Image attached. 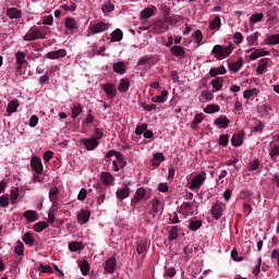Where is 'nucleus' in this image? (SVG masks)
<instances>
[{
	"instance_id": "obj_2",
	"label": "nucleus",
	"mask_w": 279,
	"mask_h": 279,
	"mask_svg": "<svg viewBox=\"0 0 279 279\" xmlns=\"http://www.w3.org/2000/svg\"><path fill=\"white\" fill-rule=\"evenodd\" d=\"M232 51H234L232 45L226 47H223L222 45H216L214 46L211 53L216 56L217 60H221L223 58H228V56H230Z\"/></svg>"
},
{
	"instance_id": "obj_62",
	"label": "nucleus",
	"mask_w": 279,
	"mask_h": 279,
	"mask_svg": "<svg viewBox=\"0 0 279 279\" xmlns=\"http://www.w3.org/2000/svg\"><path fill=\"white\" fill-rule=\"evenodd\" d=\"M183 252L187 258H193V246L186 245Z\"/></svg>"
},
{
	"instance_id": "obj_58",
	"label": "nucleus",
	"mask_w": 279,
	"mask_h": 279,
	"mask_svg": "<svg viewBox=\"0 0 279 279\" xmlns=\"http://www.w3.org/2000/svg\"><path fill=\"white\" fill-rule=\"evenodd\" d=\"M40 272L41 274H53V268H51V266H49V265H43V264H40Z\"/></svg>"
},
{
	"instance_id": "obj_31",
	"label": "nucleus",
	"mask_w": 279,
	"mask_h": 279,
	"mask_svg": "<svg viewBox=\"0 0 279 279\" xmlns=\"http://www.w3.org/2000/svg\"><path fill=\"white\" fill-rule=\"evenodd\" d=\"M260 90H258V88L254 87L251 89H245L243 93V97L244 99H251V97H258Z\"/></svg>"
},
{
	"instance_id": "obj_59",
	"label": "nucleus",
	"mask_w": 279,
	"mask_h": 279,
	"mask_svg": "<svg viewBox=\"0 0 279 279\" xmlns=\"http://www.w3.org/2000/svg\"><path fill=\"white\" fill-rule=\"evenodd\" d=\"M88 195V191H86V189H81L78 195H77V199L78 202H84V199H86V196Z\"/></svg>"
},
{
	"instance_id": "obj_46",
	"label": "nucleus",
	"mask_w": 279,
	"mask_h": 279,
	"mask_svg": "<svg viewBox=\"0 0 279 279\" xmlns=\"http://www.w3.org/2000/svg\"><path fill=\"white\" fill-rule=\"evenodd\" d=\"M221 27V17L219 15L215 16L209 24L210 29H219Z\"/></svg>"
},
{
	"instance_id": "obj_12",
	"label": "nucleus",
	"mask_w": 279,
	"mask_h": 279,
	"mask_svg": "<svg viewBox=\"0 0 279 279\" xmlns=\"http://www.w3.org/2000/svg\"><path fill=\"white\" fill-rule=\"evenodd\" d=\"M154 29L156 34H165V32L169 31V25L167 24V22L158 20L154 24Z\"/></svg>"
},
{
	"instance_id": "obj_25",
	"label": "nucleus",
	"mask_w": 279,
	"mask_h": 279,
	"mask_svg": "<svg viewBox=\"0 0 279 279\" xmlns=\"http://www.w3.org/2000/svg\"><path fill=\"white\" fill-rule=\"evenodd\" d=\"M170 51L173 56H177V58H184L186 51H184V48L182 46H173L170 48Z\"/></svg>"
},
{
	"instance_id": "obj_27",
	"label": "nucleus",
	"mask_w": 279,
	"mask_h": 279,
	"mask_svg": "<svg viewBox=\"0 0 279 279\" xmlns=\"http://www.w3.org/2000/svg\"><path fill=\"white\" fill-rule=\"evenodd\" d=\"M7 14L9 19H21V16H23V13L21 12V10L16 8H9L7 10Z\"/></svg>"
},
{
	"instance_id": "obj_3",
	"label": "nucleus",
	"mask_w": 279,
	"mask_h": 279,
	"mask_svg": "<svg viewBox=\"0 0 279 279\" xmlns=\"http://www.w3.org/2000/svg\"><path fill=\"white\" fill-rule=\"evenodd\" d=\"M204 182H206V173H201L195 175L190 184V190L191 191H199L202 186H204Z\"/></svg>"
},
{
	"instance_id": "obj_36",
	"label": "nucleus",
	"mask_w": 279,
	"mask_h": 279,
	"mask_svg": "<svg viewBox=\"0 0 279 279\" xmlns=\"http://www.w3.org/2000/svg\"><path fill=\"white\" fill-rule=\"evenodd\" d=\"M47 228H49V223L47 221H39L33 226L34 232H43V230H47Z\"/></svg>"
},
{
	"instance_id": "obj_60",
	"label": "nucleus",
	"mask_w": 279,
	"mask_h": 279,
	"mask_svg": "<svg viewBox=\"0 0 279 279\" xmlns=\"http://www.w3.org/2000/svg\"><path fill=\"white\" fill-rule=\"evenodd\" d=\"M165 274L168 276V278H173V276L178 274V270H175V267H170L165 269Z\"/></svg>"
},
{
	"instance_id": "obj_5",
	"label": "nucleus",
	"mask_w": 279,
	"mask_h": 279,
	"mask_svg": "<svg viewBox=\"0 0 279 279\" xmlns=\"http://www.w3.org/2000/svg\"><path fill=\"white\" fill-rule=\"evenodd\" d=\"M88 29L90 34H101L110 29V24L106 22H97V23L90 24Z\"/></svg>"
},
{
	"instance_id": "obj_52",
	"label": "nucleus",
	"mask_w": 279,
	"mask_h": 279,
	"mask_svg": "<svg viewBox=\"0 0 279 279\" xmlns=\"http://www.w3.org/2000/svg\"><path fill=\"white\" fill-rule=\"evenodd\" d=\"M264 17H265V14L256 13L251 16L250 21L251 23H260V21H263Z\"/></svg>"
},
{
	"instance_id": "obj_29",
	"label": "nucleus",
	"mask_w": 279,
	"mask_h": 279,
	"mask_svg": "<svg viewBox=\"0 0 279 279\" xmlns=\"http://www.w3.org/2000/svg\"><path fill=\"white\" fill-rule=\"evenodd\" d=\"M22 241H24V243L29 247H33L34 243L36 242L32 232L24 233L22 236Z\"/></svg>"
},
{
	"instance_id": "obj_20",
	"label": "nucleus",
	"mask_w": 279,
	"mask_h": 279,
	"mask_svg": "<svg viewBox=\"0 0 279 279\" xmlns=\"http://www.w3.org/2000/svg\"><path fill=\"white\" fill-rule=\"evenodd\" d=\"M90 219V211L86 209H82L81 213L77 215V221L80 223H88V220Z\"/></svg>"
},
{
	"instance_id": "obj_38",
	"label": "nucleus",
	"mask_w": 279,
	"mask_h": 279,
	"mask_svg": "<svg viewBox=\"0 0 279 279\" xmlns=\"http://www.w3.org/2000/svg\"><path fill=\"white\" fill-rule=\"evenodd\" d=\"M78 267L83 274V276H88V272L90 271V264H88V260L84 259L78 264Z\"/></svg>"
},
{
	"instance_id": "obj_53",
	"label": "nucleus",
	"mask_w": 279,
	"mask_h": 279,
	"mask_svg": "<svg viewBox=\"0 0 279 279\" xmlns=\"http://www.w3.org/2000/svg\"><path fill=\"white\" fill-rule=\"evenodd\" d=\"M279 156V145H275L270 150V158L276 162V158Z\"/></svg>"
},
{
	"instance_id": "obj_26",
	"label": "nucleus",
	"mask_w": 279,
	"mask_h": 279,
	"mask_svg": "<svg viewBox=\"0 0 279 279\" xmlns=\"http://www.w3.org/2000/svg\"><path fill=\"white\" fill-rule=\"evenodd\" d=\"M118 90L120 93H128V90H130V80L129 78H121L120 84L118 86Z\"/></svg>"
},
{
	"instance_id": "obj_6",
	"label": "nucleus",
	"mask_w": 279,
	"mask_h": 279,
	"mask_svg": "<svg viewBox=\"0 0 279 279\" xmlns=\"http://www.w3.org/2000/svg\"><path fill=\"white\" fill-rule=\"evenodd\" d=\"M81 145H84V147L87 151H93V150L97 149V147H99V142L95 137L82 138Z\"/></svg>"
},
{
	"instance_id": "obj_30",
	"label": "nucleus",
	"mask_w": 279,
	"mask_h": 279,
	"mask_svg": "<svg viewBox=\"0 0 279 279\" xmlns=\"http://www.w3.org/2000/svg\"><path fill=\"white\" fill-rule=\"evenodd\" d=\"M180 228L178 226L171 227L169 234H168V240L169 241H177L178 236H180Z\"/></svg>"
},
{
	"instance_id": "obj_54",
	"label": "nucleus",
	"mask_w": 279,
	"mask_h": 279,
	"mask_svg": "<svg viewBox=\"0 0 279 279\" xmlns=\"http://www.w3.org/2000/svg\"><path fill=\"white\" fill-rule=\"evenodd\" d=\"M258 167H260V161H258V159H255V160H253L248 163L247 170L248 171H256L258 169Z\"/></svg>"
},
{
	"instance_id": "obj_21",
	"label": "nucleus",
	"mask_w": 279,
	"mask_h": 279,
	"mask_svg": "<svg viewBox=\"0 0 279 279\" xmlns=\"http://www.w3.org/2000/svg\"><path fill=\"white\" fill-rule=\"evenodd\" d=\"M60 193V190L58 186H53L49 190V199L56 206L58 204V194Z\"/></svg>"
},
{
	"instance_id": "obj_22",
	"label": "nucleus",
	"mask_w": 279,
	"mask_h": 279,
	"mask_svg": "<svg viewBox=\"0 0 279 279\" xmlns=\"http://www.w3.org/2000/svg\"><path fill=\"white\" fill-rule=\"evenodd\" d=\"M243 69V58H239L236 62L229 63V70L232 71V73H239Z\"/></svg>"
},
{
	"instance_id": "obj_55",
	"label": "nucleus",
	"mask_w": 279,
	"mask_h": 279,
	"mask_svg": "<svg viewBox=\"0 0 279 279\" xmlns=\"http://www.w3.org/2000/svg\"><path fill=\"white\" fill-rule=\"evenodd\" d=\"M147 130V123H143L141 125H137L135 129L136 136H141V134H145V131Z\"/></svg>"
},
{
	"instance_id": "obj_35",
	"label": "nucleus",
	"mask_w": 279,
	"mask_h": 279,
	"mask_svg": "<svg viewBox=\"0 0 279 279\" xmlns=\"http://www.w3.org/2000/svg\"><path fill=\"white\" fill-rule=\"evenodd\" d=\"M146 193L147 192L145 191V187L137 189L135 192V196L133 197L134 204H138V202L143 199V197H145Z\"/></svg>"
},
{
	"instance_id": "obj_41",
	"label": "nucleus",
	"mask_w": 279,
	"mask_h": 279,
	"mask_svg": "<svg viewBox=\"0 0 279 279\" xmlns=\"http://www.w3.org/2000/svg\"><path fill=\"white\" fill-rule=\"evenodd\" d=\"M211 86L215 88V90H221L223 88V78L222 77H216L211 81Z\"/></svg>"
},
{
	"instance_id": "obj_8",
	"label": "nucleus",
	"mask_w": 279,
	"mask_h": 279,
	"mask_svg": "<svg viewBox=\"0 0 279 279\" xmlns=\"http://www.w3.org/2000/svg\"><path fill=\"white\" fill-rule=\"evenodd\" d=\"M31 167L35 173L40 175V173H43V160L40 157L33 156L31 159Z\"/></svg>"
},
{
	"instance_id": "obj_24",
	"label": "nucleus",
	"mask_w": 279,
	"mask_h": 279,
	"mask_svg": "<svg viewBox=\"0 0 279 279\" xmlns=\"http://www.w3.org/2000/svg\"><path fill=\"white\" fill-rule=\"evenodd\" d=\"M15 59H16V64H19L17 71H21V69H23V64L27 62V60H25V52L17 51L15 54Z\"/></svg>"
},
{
	"instance_id": "obj_13",
	"label": "nucleus",
	"mask_w": 279,
	"mask_h": 279,
	"mask_svg": "<svg viewBox=\"0 0 279 279\" xmlns=\"http://www.w3.org/2000/svg\"><path fill=\"white\" fill-rule=\"evenodd\" d=\"M100 181L105 186H111V184H114V177L110 172H101Z\"/></svg>"
},
{
	"instance_id": "obj_34",
	"label": "nucleus",
	"mask_w": 279,
	"mask_h": 279,
	"mask_svg": "<svg viewBox=\"0 0 279 279\" xmlns=\"http://www.w3.org/2000/svg\"><path fill=\"white\" fill-rule=\"evenodd\" d=\"M136 252L137 254H145L147 252V241L140 240L136 243Z\"/></svg>"
},
{
	"instance_id": "obj_63",
	"label": "nucleus",
	"mask_w": 279,
	"mask_h": 279,
	"mask_svg": "<svg viewBox=\"0 0 279 279\" xmlns=\"http://www.w3.org/2000/svg\"><path fill=\"white\" fill-rule=\"evenodd\" d=\"M43 25H53V15L45 16L43 20Z\"/></svg>"
},
{
	"instance_id": "obj_57",
	"label": "nucleus",
	"mask_w": 279,
	"mask_h": 279,
	"mask_svg": "<svg viewBox=\"0 0 279 279\" xmlns=\"http://www.w3.org/2000/svg\"><path fill=\"white\" fill-rule=\"evenodd\" d=\"M267 40L268 45H279V34L269 36Z\"/></svg>"
},
{
	"instance_id": "obj_45",
	"label": "nucleus",
	"mask_w": 279,
	"mask_h": 279,
	"mask_svg": "<svg viewBox=\"0 0 279 279\" xmlns=\"http://www.w3.org/2000/svg\"><path fill=\"white\" fill-rule=\"evenodd\" d=\"M116 161H118L120 169H125V167L128 166V161H125V159L123 158V154L121 153H116Z\"/></svg>"
},
{
	"instance_id": "obj_39",
	"label": "nucleus",
	"mask_w": 279,
	"mask_h": 279,
	"mask_svg": "<svg viewBox=\"0 0 279 279\" xmlns=\"http://www.w3.org/2000/svg\"><path fill=\"white\" fill-rule=\"evenodd\" d=\"M202 226V220H190L189 230H192V232H197Z\"/></svg>"
},
{
	"instance_id": "obj_51",
	"label": "nucleus",
	"mask_w": 279,
	"mask_h": 279,
	"mask_svg": "<svg viewBox=\"0 0 279 279\" xmlns=\"http://www.w3.org/2000/svg\"><path fill=\"white\" fill-rule=\"evenodd\" d=\"M228 143H230V135L223 134L219 137V145L222 147H228Z\"/></svg>"
},
{
	"instance_id": "obj_19",
	"label": "nucleus",
	"mask_w": 279,
	"mask_h": 279,
	"mask_svg": "<svg viewBox=\"0 0 279 279\" xmlns=\"http://www.w3.org/2000/svg\"><path fill=\"white\" fill-rule=\"evenodd\" d=\"M112 69L114 73H118V75H123L128 71V68L123 61L116 62Z\"/></svg>"
},
{
	"instance_id": "obj_28",
	"label": "nucleus",
	"mask_w": 279,
	"mask_h": 279,
	"mask_svg": "<svg viewBox=\"0 0 279 279\" xmlns=\"http://www.w3.org/2000/svg\"><path fill=\"white\" fill-rule=\"evenodd\" d=\"M111 43H120V40H123V31L120 28H117L111 33Z\"/></svg>"
},
{
	"instance_id": "obj_9",
	"label": "nucleus",
	"mask_w": 279,
	"mask_h": 279,
	"mask_svg": "<svg viewBox=\"0 0 279 279\" xmlns=\"http://www.w3.org/2000/svg\"><path fill=\"white\" fill-rule=\"evenodd\" d=\"M104 269L107 274H114V271H117V258L114 257H109L106 262H105V266Z\"/></svg>"
},
{
	"instance_id": "obj_14",
	"label": "nucleus",
	"mask_w": 279,
	"mask_h": 279,
	"mask_svg": "<svg viewBox=\"0 0 279 279\" xmlns=\"http://www.w3.org/2000/svg\"><path fill=\"white\" fill-rule=\"evenodd\" d=\"M162 202L160 201V198H155V201L153 202V206H151V210H150V215L153 217H156V215H158V213H162Z\"/></svg>"
},
{
	"instance_id": "obj_4",
	"label": "nucleus",
	"mask_w": 279,
	"mask_h": 279,
	"mask_svg": "<svg viewBox=\"0 0 279 279\" xmlns=\"http://www.w3.org/2000/svg\"><path fill=\"white\" fill-rule=\"evenodd\" d=\"M226 209V204L221 202H216L210 209L211 216L216 221H219L220 217H223V210Z\"/></svg>"
},
{
	"instance_id": "obj_16",
	"label": "nucleus",
	"mask_w": 279,
	"mask_h": 279,
	"mask_svg": "<svg viewBox=\"0 0 279 279\" xmlns=\"http://www.w3.org/2000/svg\"><path fill=\"white\" fill-rule=\"evenodd\" d=\"M215 125H218L220 129L226 130L230 125V119L226 116H220L215 120Z\"/></svg>"
},
{
	"instance_id": "obj_42",
	"label": "nucleus",
	"mask_w": 279,
	"mask_h": 279,
	"mask_svg": "<svg viewBox=\"0 0 279 279\" xmlns=\"http://www.w3.org/2000/svg\"><path fill=\"white\" fill-rule=\"evenodd\" d=\"M81 112H83L82 105L81 104H74L72 107V119H77L80 117Z\"/></svg>"
},
{
	"instance_id": "obj_17",
	"label": "nucleus",
	"mask_w": 279,
	"mask_h": 279,
	"mask_svg": "<svg viewBox=\"0 0 279 279\" xmlns=\"http://www.w3.org/2000/svg\"><path fill=\"white\" fill-rule=\"evenodd\" d=\"M267 66H269V59H260L258 61L256 73L258 75H263V73H265V71H267Z\"/></svg>"
},
{
	"instance_id": "obj_44",
	"label": "nucleus",
	"mask_w": 279,
	"mask_h": 279,
	"mask_svg": "<svg viewBox=\"0 0 279 279\" xmlns=\"http://www.w3.org/2000/svg\"><path fill=\"white\" fill-rule=\"evenodd\" d=\"M17 109H19V100H12L8 105L7 112L9 114H13V112H16Z\"/></svg>"
},
{
	"instance_id": "obj_64",
	"label": "nucleus",
	"mask_w": 279,
	"mask_h": 279,
	"mask_svg": "<svg viewBox=\"0 0 279 279\" xmlns=\"http://www.w3.org/2000/svg\"><path fill=\"white\" fill-rule=\"evenodd\" d=\"M43 158H44L45 162H49V160H51V158H53V151L48 150V151L44 153Z\"/></svg>"
},
{
	"instance_id": "obj_61",
	"label": "nucleus",
	"mask_w": 279,
	"mask_h": 279,
	"mask_svg": "<svg viewBox=\"0 0 279 279\" xmlns=\"http://www.w3.org/2000/svg\"><path fill=\"white\" fill-rule=\"evenodd\" d=\"M260 265H263V258H258L257 265L253 268L254 276H258L260 274Z\"/></svg>"
},
{
	"instance_id": "obj_23",
	"label": "nucleus",
	"mask_w": 279,
	"mask_h": 279,
	"mask_svg": "<svg viewBox=\"0 0 279 279\" xmlns=\"http://www.w3.org/2000/svg\"><path fill=\"white\" fill-rule=\"evenodd\" d=\"M263 56H269V51L265 49H255L251 54V60H258V58H263Z\"/></svg>"
},
{
	"instance_id": "obj_56",
	"label": "nucleus",
	"mask_w": 279,
	"mask_h": 279,
	"mask_svg": "<svg viewBox=\"0 0 279 279\" xmlns=\"http://www.w3.org/2000/svg\"><path fill=\"white\" fill-rule=\"evenodd\" d=\"M231 258L235 260V263H241L243 260V256L239 257V251H236V248L231 251Z\"/></svg>"
},
{
	"instance_id": "obj_49",
	"label": "nucleus",
	"mask_w": 279,
	"mask_h": 279,
	"mask_svg": "<svg viewBox=\"0 0 279 279\" xmlns=\"http://www.w3.org/2000/svg\"><path fill=\"white\" fill-rule=\"evenodd\" d=\"M8 206H10V196H8V194H4L0 196V207L8 208Z\"/></svg>"
},
{
	"instance_id": "obj_32",
	"label": "nucleus",
	"mask_w": 279,
	"mask_h": 279,
	"mask_svg": "<svg viewBox=\"0 0 279 279\" xmlns=\"http://www.w3.org/2000/svg\"><path fill=\"white\" fill-rule=\"evenodd\" d=\"M118 199H125L130 197V187L125 186L123 189H120L116 193Z\"/></svg>"
},
{
	"instance_id": "obj_11",
	"label": "nucleus",
	"mask_w": 279,
	"mask_h": 279,
	"mask_svg": "<svg viewBox=\"0 0 279 279\" xmlns=\"http://www.w3.org/2000/svg\"><path fill=\"white\" fill-rule=\"evenodd\" d=\"M157 11L158 9L156 7L145 8L141 11L140 19L142 21H147V19H151Z\"/></svg>"
},
{
	"instance_id": "obj_50",
	"label": "nucleus",
	"mask_w": 279,
	"mask_h": 279,
	"mask_svg": "<svg viewBox=\"0 0 279 279\" xmlns=\"http://www.w3.org/2000/svg\"><path fill=\"white\" fill-rule=\"evenodd\" d=\"M101 11L105 14H109L110 12H114V4H112L110 2H107V3L102 4Z\"/></svg>"
},
{
	"instance_id": "obj_47",
	"label": "nucleus",
	"mask_w": 279,
	"mask_h": 279,
	"mask_svg": "<svg viewBox=\"0 0 279 279\" xmlns=\"http://www.w3.org/2000/svg\"><path fill=\"white\" fill-rule=\"evenodd\" d=\"M258 36H260V33L255 32L253 35L246 38L248 45H258Z\"/></svg>"
},
{
	"instance_id": "obj_48",
	"label": "nucleus",
	"mask_w": 279,
	"mask_h": 279,
	"mask_svg": "<svg viewBox=\"0 0 279 279\" xmlns=\"http://www.w3.org/2000/svg\"><path fill=\"white\" fill-rule=\"evenodd\" d=\"M19 195H20L19 187H13L11 190V194H10V199H11L12 204H16V199H19Z\"/></svg>"
},
{
	"instance_id": "obj_7",
	"label": "nucleus",
	"mask_w": 279,
	"mask_h": 279,
	"mask_svg": "<svg viewBox=\"0 0 279 279\" xmlns=\"http://www.w3.org/2000/svg\"><path fill=\"white\" fill-rule=\"evenodd\" d=\"M101 89L104 90V93H106L108 99H114V97H117V86L114 84H102Z\"/></svg>"
},
{
	"instance_id": "obj_1",
	"label": "nucleus",
	"mask_w": 279,
	"mask_h": 279,
	"mask_svg": "<svg viewBox=\"0 0 279 279\" xmlns=\"http://www.w3.org/2000/svg\"><path fill=\"white\" fill-rule=\"evenodd\" d=\"M45 38H47V27L38 26H32L23 36V40L26 43H33L34 40H45Z\"/></svg>"
},
{
	"instance_id": "obj_43",
	"label": "nucleus",
	"mask_w": 279,
	"mask_h": 279,
	"mask_svg": "<svg viewBox=\"0 0 279 279\" xmlns=\"http://www.w3.org/2000/svg\"><path fill=\"white\" fill-rule=\"evenodd\" d=\"M66 29H77V23L75 22V19L73 17H66L64 22Z\"/></svg>"
},
{
	"instance_id": "obj_10",
	"label": "nucleus",
	"mask_w": 279,
	"mask_h": 279,
	"mask_svg": "<svg viewBox=\"0 0 279 279\" xmlns=\"http://www.w3.org/2000/svg\"><path fill=\"white\" fill-rule=\"evenodd\" d=\"M46 58H48V60H60L62 58H66V49L50 51L46 54Z\"/></svg>"
},
{
	"instance_id": "obj_37",
	"label": "nucleus",
	"mask_w": 279,
	"mask_h": 279,
	"mask_svg": "<svg viewBox=\"0 0 279 279\" xmlns=\"http://www.w3.org/2000/svg\"><path fill=\"white\" fill-rule=\"evenodd\" d=\"M14 254H16V256H23V254H25V244H23L21 240L16 241Z\"/></svg>"
},
{
	"instance_id": "obj_40",
	"label": "nucleus",
	"mask_w": 279,
	"mask_h": 279,
	"mask_svg": "<svg viewBox=\"0 0 279 279\" xmlns=\"http://www.w3.org/2000/svg\"><path fill=\"white\" fill-rule=\"evenodd\" d=\"M221 110V107L219 105H208L205 109L204 112L206 114H215V112H219Z\"/></svg>"
},
{
	"instance_id": "obj_33",
	"label": "nucleus",
	"mask_w": 279,
	"mask_h": 279,
	"mask_svg": "<svg viewBox=\"0 0 279 279\" xmlns=\"http://www.w3.org/2000/svg\"><path fill=\"white\" fill-rule=\"evenodd\" d=\"M68 247L70 252H82L84 244L82 242H70Z\"/></svg>"
},
{
	"instance_id": "obj_15",
	"label": "nucleus",
	"mask_w": 279,
	"mask_h": 279,
	"mask_svg": "<svg viewBox=\"0 0 279 279\" xmlns=\"http://www.w3.org/2000/svg\"><path fill=\"white\" fill-rule=\"evenodd\" d=\"M243 136H245L244 133H234L231 138V145L233 147H241L243 145Z\"/></svg>"
},
{
	"instance_id": "obj_18",
	"label": "nucleus",
	"mask_w": 279,
	"mask_h": 279,
	"mask_svg": "<svg viewBox=\"0 0 279 279\" xmlns=\"http://www.w3.org/2000/svg\"><path fill=\"white\" fill-rule=\"evenodd\" d=\"M23 217L26 218V221L34 223V221H38V211L26 210V211H24Z\"/></svg>"
}]
</instances>
